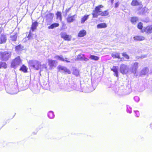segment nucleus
Wrapping results in <instances>:
<instances>
[{"instance_id": "obj_1", "label": "nucleus", "mask_w": 152, "mask_h": 152, "mask_svg": "<svg viewBox=\"0 0 152 152\" xmlns=\"http://www.w3.org/2000/svg\"><path fill=\"white\" fill-rule=\"evenodd\" d=\"M103 7L104 6L102 4L96 6L92 13L93 18H97L99 15L103 17L108 15L109 12L108 10H106L103 11H101V8Z\"/></svg>"}, {"instance_id": "obj_2", "label": "nucleus", "mask_w": 152, "mask_h": 152, "mask_svg": "<svg viewBox=\"0 0 152 152\" xmlns=\"http://www.w3.org/2000/svg\"><path fill=\"white\" fill-rule=\"evenodd\" d=\"M28 66L36 70H38L41 66L40 63L37 60H29L28 62Z\"/></svg>"}, {"instance_id": "obj_3", "label": "nucleus", "mask_w": 152, "mask_h": 152, "mask_svg": "<svg viewBox=\"0 0 152 152\" xmlns=\"http://www.w3.org/2000/svg\"><path fill=\"white\" fill-rule=\"evenodd\" d=\"M22 60L20 56H18L13 59L11 62V67L15 69L22 64Z\"/></svg>"}, {"instance_id": "obj_4", "label": "nucleus", "mask_w": 152, "mask_h": 152, "mask_svg": "<svg viewBox=\"0 0 152 152\" xmlns=\"http://www.w3.org/2000/svg\"><path fill=\"white\" fill-rule=\"evenodd\" d=\"M128 66L124 64H121L120 67V71L123 74H126L129 72Z\"/></svg>"}, {"instance_id": "obj_5", "label": "nucleus", "mask_w": 152, "mask_h": 152, "mask_svg": "<svg viewBox=\"0 0 152 152\" xmlns=\"http://www.w3.org/2000/svg\"><path fill=\"white\" fill-rule=\"evenodd\" d=\"M1 57L2 60L7 61L10 57L11 53L5 52L2 53L1 54Z\"/></svg>"}, {"instance_id": "obj_6", "label": "nucleus", "mask_w": 152, "mask_h": 152, "mask_svg": "<svg viewBox=\"0 0 152 152\" xmlns=\"http://www.w3.org/2000/svg\"><path fill=\"white\" fill-rule=\"evenodd\" d=\"M141 31L142 33L145 32L147 34L152 33V25L147 26L145 27L143 30H141Z\"/></svg>"}, {"instance_id": "obj_7", "label": "nucleus", "mask_w": 152, "mask_h": 152, "mask_svg": "<svg viewBox=\"0 0 152 152\" xmlns=\"http://www.w3.org/2000/svg\"><path fill=\"white\" fill-rule=\"evenodd\" d=\"M60 35L61 38L65 40L69 41L71 40V36L67 34L65 32H61L60 33Z\"/></svg>"}, {"instance_id": "obj_8", "label": "nucleus", "mask_w": 152, "mask_h": 152, "mask_svg": "<svg viewBox=\"0 0 152 152\" xmlns=\"http://www.w3.org/2000/svg\"><path fill=\"white\" fill-rule=\"evenodd\" d=\"M57 68L59 71H63V72L65 74H69L71 73V72L70 70L66 67L59 66Z\"/></svg>"}, {"instance_id": "obj_9", "label": "nucleus", "mask_w": 152, "mask_h": 152, "mask_svg": "<svg viewBox=\"0 0 152 152\" xmlns=\"http://www.w3.org/2000/svg\"><path fill=\"white\" fill-rule=\"evenodd\" d=\"M75 16H76V15H71V14H69L66 19L67 22L70 23L73 22L75 20Z\"/></svg>"}, {"instance_id": "obj_10", "label": "nucleus", "mask_w": 152, "mask_h": 152, "mask_svg": "<svg viewBox=\"0 0 152 152\" xmlns=\"http://www.w3.org/2000/svg\"><path fill=\"white\" fill-rule=\"evenodd\" d=\"M89 59L85 56L84 54H79L77 56L76 59V60H83L84 61H89Z\"/></svg>"}, {"instance_id": "obj_11", "label": "nucleus", "mask_w": 152, "mask_h": 152, "mask_svg": "<svg viewBox=\"0 0 152 152\" xmlns=\"http://www.w3.org/2000/svg\"><path fill=\"white\" fill-rule=\"evenodd\" d=\"M131 4L132 6H137L140 5L142 6V2L138 0H132L131 2ZM142 8V6L141 7H140L139 10Z\"/></svg>"}, {"instance_id": "obj_12", "label": "nucleus", "mask_w": 152, "mask_h": 152, "mask_svg": "<svg viewBox=\"0 0 152 152\" xmlns=\"http://www.w3.org/2000/svg\"><path fill=\"white\" fill-rule=\"evenodd\" d=\"M39 23L37 21L32 22L31 27V30L32 31H34L37 29Z\"/></svg>"}, {"instance_id": "obj_13", "label": "nucleus", "mask_w": 152, "mask_h": 152, "mask_svg": "<svg viewBox=\"0 0 152 152\" xmlns=\"http://www.w3.org/2000/svg\"><path fill=\"white\" fill-rule=\"evenodd\" d=\"M54 17V14L51 12H49L45 16V20L48 22L49 20L52 21Z\"/></svg>"}, {"instance_id": "obj_14", "label": "nucleus", "mask_w": 152, "mask_h": 152, "mask_svg": "<svg viewBox=\"0 0 152 152\" xmlns=\"http://www.w3.org/2000/svg\"><path fill=\"white\" fill-rule=\"evenodd\" d=\"M134 40L137 41H140L145 40V38L144 36L141 35H137L133 37Z\"/></svg>"}, {"instance_id": "obj_15", "label": "nucleus", "mask_w": 152, "mask_h": 152, "mask_svg": "<svg viewBox=\"0 0 152 152\" xmlns=\"http://www.w3.org/2000/svg\"><path fill=\"white\" fill-rule=\"evenodd\" d=\"M48 65L50 67L52 68L53 66H56V61L55 60L49 59L48 60Z\"/></svg>"}, {"instance_id": "obj_16", "label": "nucleus", "mask_w": 152, "mask_h": 152, "mask_svg": "<svg viewBox=\"0 0 152 152\" xmlns=\"http://www.w3.org/2000/svg\"><path fill=\"white\" fill-rule=\"evenodd\" d=\"M118 67L117 66H113L112 68L111 69V70L114 72V75L118 77Z\"/></svg>"}, {"instance_id": "obj_17", "label": "nucleus", "mask_w": 152, "mask_h": 152, "mask_svg": "<svg viewBox=\"0 0 152 152\" xmlns=\"http://www.w3.org/2000/svg\"><path fill=\"white\" fill-rule=\"evenodd\" d=\"M86 34V31L85 30H82L80 31L78 34V37H81L85 36Z\"/></svg>"}, {"instance_id": "obj_18", "label": "nucleus", "mask_w": 152, "mask_h": 152, "mask_svg": "<svg viewBox=\"0 0 152 152\" xmlns=\"http://www.w3.org/2000/svg\"><path fill=\"white\" fill-rule=\"evenodd\" d=\"M131 22L133 24H135L138 21L139 19L137 17H132L130 18Z\"/></svg>"}, {"instance_id": "obj_19", "label": "nucleus", "mask_w": 152, "mask_h": 152, "mask_svg": "<svg viewBox=\"0 0 152 152\" xmlns=\"http://www.w3.org/2000/svg\"><path fill=\"white\" fill-rule=\"evenodd\" d=\"M19 70L24 73H26L27 72L28 68L25 65L23 64L20 68Z\"/></svg>"}, {"instance_id": "obj_20", "label": "nucleus", "mask_w": 152, "mask_h": 152, "mask_svg": "<svg viewBox=\"0 0 152 152\" xmlns=\"http://www.w3.org/2000/svg\"><path fill=\"white\" fill-rule=\"evenodd\" d=\"M7 40L6 36L4 34H2L1 36V43H5Z\"/></svg>"}, {"instance_id": "obj_21", "label": "nucleus", "mask_w": 152, "mask_h": 152, "mask_svg": "<svg viewBox=\"0 0 152 152\" xmlns=\"http://www.w3.org/2000/svg\"><path fill=\"white\" fill-rule=\"evenodd\" d=\"M59 25V24L58 23H54L51 24L49 26L48 28V29H53L54 28H56L58 27Z\"/></svg>"}, {"instance_id": "obj_22", "label": "nucleus", "mask_w": 152, "mask_h": 152, "mask_svg": "<svg viewBox=\"0 0 152 152\" xmlns=\"http://www.w3.org/2000/svg\"><path fill=\"white\" fill-rule=\"evenodd\" d=\"M97 26L98 28H106L107 27V25L104 23H101L98 24Z\"/></svg>"}, {"instance_id": "obj_23", "label": "nucleus", "mask_w": 152, "mask_h": 152, "mask_svg": "<svg viewBox=\"0 0 152 152\" xmlns=\"http://www.w3.org/2000/svg\"><path fill=\"white\" fill-rule=\"evenodd\" d=\"M89 15H85L81 19V22L82 23H84L88 18Z\"/></svg>"}, {"instance_id": "obj_24", "label": "nucleus", "mask_w": 152, "mask_h": 152, "mask_svg": "<svg viewBox=\"0 0 152 152\" xmlns=\"http://www.w3.org/2000/svg\"><path fill=\"white\" fill-rule=\"evenodd\" d=\"M23 48V46H22L20 44H19L15 47V50L16 51H18L22 50Z\"/></svg>"}, {"instance_id": "obj_25", "label": "nucleus", "mask_w": 152, "mask_h": 152, "mask_svg": "<svg viewBox=\"0 0 152 152\" xmlns=\"http://www.w3.org/2000/svg\"><path fill=\"white\" fill-rule=\"evenodd\" d=\"M57 18H59L60 20L62 19L61 13V12L57 11L56 14Z\"/></svg>"}, {"instance_id": "obj_26", "label": "nucleus", "mask_w": 152, "mask_h": 152, "mask_svg": "<svg viewBox=\"0 0 152 152\" xmlns=\"http://www.w3.org/2000/svg\"><path fill=\"white\" fill-rule=\"evenodd\" d=\"M59 60L61 61H66L67 62H70V61L67 58H65V59L62 56H60V57Z\"/></svg>"}, {"instance_id": "obj_27", "label": "nucleus", "mask_w": 152, "mask_h": 152, "mask_svg": "<svg viewBox=\"0 0 152 152\" xmlns=\"http://www.w3.org/2000/svg\"><path fill=\"white\" fill-rule=\"evenodd\" d=\"M11 40L13 41H16L17 38V34L16 33L15 34L10 36Z\"/></svg>"}, {"instance_id": "obj_28", "label": "nucleus", "mask_w": 152, "mask_h": 152, "mask_svg": "<svg viewBox=\"0 0 152 152\" xmlns=\"http://www.w3.org/2000/svg\"><path fill=\"white\" fill-rule=\"evenodd\" d=\"M48 117L50 119L53 118L54 117L53 112L52 111H49L48 113Z\"/></svg>"}, {"instance_id": "obj_29", "label": "nucleus", "mask_w": 152, "mask_h": 152, "mask_svg": "<svg viewBox=\"0 0 152 152\" xmlns=\"http://www.w3.org/2000/svg\"><path fill=\"white\" fill-rule=\"evenodd\" d=\"M111 56L114 58H120V54L118 53H113Z\"/></svg>"}, {"instance_id": "obj_30", "label": "nucleus", "mask_w": 152, "mask_h": 152, "mask_svg": "<svg viewBox=\"0 0 152 152\" xmlns=\"http://www.w3.org/2000/svg\"><path fill=\"white\" fill-rule=\"evenodd\" d=\"M143 24L141 22H140L138 23L137 25V28L141 30H142V29L143 27Z\"/></svg>"}, {"instance_id": "obj_31", "label": "nucleus", "mask_w": 152, "mask_h": 152, "mask_svg": "<svg viewBox=\"0 0 152 152\" xmlns=\"http://www.w3.org/2000/svg\"><path fill=\"white\" fill-rule=\"evenodd\" d=\"M148 68H145L142 70L141 71V73L142 75H145L147 72H148Z\"/></svg>"}, {"instance_id": "obj_32", "label": "nucleus", "mask_w": 152, "mask_h": 152, "mask_svg": "<svg viewBox=\"0 0 152 152\" xmlns=\"http://www.w3.org/2000/svg\"><path fill=\"white\" fill-rule=\"evenodd\" d=\"M90 58L91 59L94 60L95 61H98L99 59V57L98 56H95L94 55H91L90 56Z\"/></svg>"}, {"instance_id": "obj_33", "label": "nucleus", "mask_w": 152, "mask_h": 152, "mask_svg": "<svg viewBox=\"0 0 152 152\" xmlns=\"http://www.w3.org/2000/svg\"><path fill=\"white\" fill-rule=\"evenodd\" d=\"M33 34L31 33L30 31L29 32V33L27 36V38L28 39H31L33 38Z\"/></svg>"}, {"instance_id": "obj_34", "label": "nucleus", "mask_w": 152, "mask_h": 152, "mask_svg": "<svg viewBox=\"0 0 152 152\" xmlns=\"http://www.w3.org/2000/svg\"><path fill=\"white\" fill-rule=\"evenodd\" d=\"M7 67V65L6 63L2 62L1 63V68H6Z\"/></svg>"}, {"instance_id": "obj_35", "label": "nucleus", "mask_w": 152, "mask_h": 152, "mask_svg": "<svg viewBox=\"0 0 152 152\" xmlns=\"http://www.w3.org/2000/svg\"><path fill=\"white\" fill-rule=\"evenodd\" d=\"M137 69L132 67V68L131 69L132 73H133L134 74H136L137 72Z\"/></svg>"}, {"instance_id": "obj_36", "label": "nucleus", "mask_w": 152, "mask_h": 152, "mask_svg": "<svg viewBox=\"0 0 152 152\" xmlns=\"http://www.w3.org/2000/svg\"><path fill=\"white\" fill-rule=\"evenodd\" d=\"M122 56L125 57V58L127 59H129V56L126 53H122Z\"/></svg>"}, {"instance_id": "obj_37", "label": "nucleus", "mask_w": 152, "mask_h": 152, "mask_svg": "<svg viewBox=\"0 0 152 152\" xmlns=\"http://www.w3.org/2000/svg\"><path fill=\"white\" fill-rule=\"evenodd\" d=\"M139 65V63L137 62H135L134 63L132 67L138 69Z\"/></svg>"}, {"instance_id": "obj_38", "label": "nucleus", "mask_w": 152, "mask_h": 152, "mask_svg": "<svg viewBox=\"0 0 152 152\" xmlns=\"http://www.w3.org/2000/svg\"><path fill=\"white\" fill-rule=\"evenodd\" d=\"M73 73L74 75L77 77L79 75L78 71L77 70H75L74 71Z\"/></svg>"}, {"instance_id": "obj_39", "label": "nucleus", "mask_w": 152, "mask_h": 152, "mask_svg": "<svg viewBox=\"0 0 152 152\" xmlns=\"http://www.w3.org/2000/svg\"><path fill=\"white\" fill-rule=\"evenodd\" d=\"M135 115L137 117H139V116L140 115V113H139V112L138 111H135Z\"/></svg>"}, {"instance_id": "obj_40", "label": "nucleus", "mask_w": 152, "mask_h": 152, "mask_svg": "<svg viewBox=\"0 0 152 152\" xmlns=\"http://www.w3.org/2000/svg\"><path fill=\"white\" fill-rule=\"evenodd\" d=\"M70 10V8H69L68 9H66L65 10L66 14H67V13H68Z\"/></svg>"}, {"instance_id": "obj_41", "label": "nucleus", "mask_w": 152, "mask_h": 152, "mask_svg": "<svg viewBox=\"0 0 152 152\" xmlns=\"http://www.w3.org/2000/svg\"><path fill=\"white\" fill-rule=\"evenodd\" d=\"M119 5V3L118 2H117L115 3V8H117Z\"/></svg>"}, {"instance_id": "obj_42", "label": "nucleus", "mask_w": 152, "mask_h": 152, "mask_svg": "<svg viewBox=\"0 0 152 152\" xmlns=\"http://www.w3.org/2000/svg\"><path fill=\"white\" fill-rule=\"evenodd\" d=\"M59 57H60V56H58V55H57V56H56L54 57V58H57V59H59Z\"/></svg>"}, {"instance_id": "obj_43", "label": "nucleus", "mask_w": 152, "mask_h": 152, "mask_svg": "<svg viewBox=\"0 0 152 152\" xmlns=\"http://www.w3.org/2000/svg\"><path fill=\"white\" fill-rule=\"evenodd\" d=\"M111 2L112 3H113V2L114 0H110Z\"/></svg>"}, {"instance_id": "obj_44", "label": "nucleus", "mask_w": 152, "mask_h": 152, "mask_svg": "<svg viewBox=\"0 0 152 152\" xmlns=\"http://www.w3.org/2000/svg\"><path fill=\"white\" fill-rule=\"evenodd\" d=\"M150 127L151 128H152V124H150Z\"/></svg>"}, {"instance_id": "obj_45", "label": "nucleus", "mask_w": 152, "mask_h": 152, "mask_svg": "<svg viewBox=\"0 0 152 152\" xmlns=\"http://www.w3.org/2000/svg\"><path fill=\"white\" fill-rule=\"evenodd\" d=\"M33 134H36V133H35L34 132V133H33Z\"/></svg>"}]
</instances>
